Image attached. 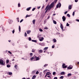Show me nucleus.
Here are the masks:
<instances>
[{
  "instance_id": "obj_1",
  "label": "nucleus",
  "mask_w": 79,
  "mask_h": 79,
  "mask_svg": "<svg viewBox=\"0 0 79 79\" xmlns=\"http://www.w3.org/2000/svg\"><path fill=\"white\" fill-rule=\"evenodd\" d=\"M54 6V5H53V4L51 3L50 5H48L45 9V10H46L45 11V13L47 12V11L48 10H50L51 8H52Z\"/></svg>"
},
{
  "instance_id": "obj_2",
  "label": "nucleus",
  "mask_w": 79,
  "mask_h": 79,
  "mask_svg": "<svg viewBox=\"0 0 79 79\" xmlns=\"http://www.w3.org/2000/svg\"><path fill=\"white\" fill-rule=\"evenodd\" d=\"M0 64L2 65H5V63H4V60L2 59H0Z\"/></svg>"
},
{
  "instance_id": "obj_3",
  "label": "nucleus",
  "mask_w": 79,
  "mask_h": 79,
  "mask_svg": "<svg viewBox=\"0 0 79 79\" xmlns=\"http://www.w3.org/2000/svg\"><path fill=\"white\" fill-rule=\"evenodd\" d=\"M36 56H34L33 57L30 58V60L31 61L33 60H34V61H35V58H36Z\"/></svg>"
},
{
  "instance_id": "obj_4",
  "label": "nucleus",
  "mask_w": 79,
  "mask_h": 79,
  "mask_svg": "<svg viewBox=\"0 0 79 79\" xmlns=\"http://www.w3.org/2000/svg\"><path fill=\"white\" fill-rule=\"evenodd\" d=\"M50 74H51V73H50V72H48L47 73H46V75L45 76L44 78H45V77H47V76L50 75Z\"/></svg>"
},
{
  "instance_id": "obj_5",
  "label": "nucleus",
  "mask_w": 79,
  "mask_h": 79,
  "mask_svg": "<svg viewBox=\"0 0 79 79\" xmlns=\"http://www.w3.org/2000/svg\"><path fill=\"white\" fill-rule=\"evenodd\" d=\"M61 3H59L58 4L56 8H58V7H59V8H60L61 7Z\"/></svg>"
},
{
  "instance_id": "obj_6",
  "label": "nucleus",
  "mask_w": 79,
  "mask_h": 79,
  "mask_svg": "<svg viewBox=\"0 0 79 79\" xmlns=\"http://www.w3.org/2000/svg\"><path fill=\"white\" fill-rule=\"evenodd\" d=\"M66 64L64 63H63L62 64V68H67V65H65Z\"/></svg>"
},
{
  "instance_id": "obj_7",
  "label": "nucleus",
  "mask_w": 79,
  "mask_h": 79,
  "mask_svg": "<svg viewBox=\"0 0 79 79\" xmlns=\"http://www.w3.org/2000/svg\"><path fill=\"white\" fill-rule=\"evenodd\" d=\"M58 1V0H54L51 3L52 4V5H53L54 6L55 5V4L56 3V2Z\"/></svg>"
},
{
  "instance_id": "obj_8",
  "label": "nucleus",
  "mask_w": 79,
  "mask_h": 79,
  "mask_svg": "<svg viewBox=\"0 0 79 79\" xmlns=\"http://www.w3.org/2000/svg\"><path fill=\"white\" fill-rule=\"evenodd\" d=\"M44 38L43 37H40L39 38V40L40 41H43L44 40Z\"/></svg>"
},
{
  "instance_id": "obj_9",
  "label": "nucleus",
  "mask_w": 79,
  "mask_h": 79,
  "mask_svg": "<svg viewBox=\"0 0 79 79\" xmlns=\"http://www.w3.org/2000/svg\"><path fill=\"white\" fill-rule=\"evenodd\" d=\"M63 21H65L66 20V17L64 16H63L62 18Z\"/></svg>"
},
{
  "instance_id": "obj_10",
  "label": "nucleus",
  "mask_w": 79,
  "mask_h": 79,
  "mask_svg": "<svg viewBox=\"0 0 79 79\" xmlns=\"http://www.w3.org/2000/svg\"><path fill=\"white\" fill-rule=\"evenodd\" d=\"M67 69H73V66H69L67 67Z\"/></svg>"
},
{
  "instance_id": "obj_11",
  "label": "nucleus",
  "mask_w": 79,
  "mask_h": 79,
  "mask_svg": "<svg viewBox=\"0 0 79 79\" xmlns=\"http://www.w3.org/2000/svg\"><path fill=\"white\" fill-rule=\"evenodd\" d=\"M26 32L27 34H30V32H31V30H28Z\"/></svg>"
},
{
  "instance_id": "obj_12",
  "label": "nucleus",
  "mask_w": 79,
  "mask_h": 79,
  "mask_svg": "<svg viewBox=\"0 0 79 79\" xmlns=\"http://www.w3.org/2000/svg\"><path fill=\"white\" fill-rule=\"evenodd\" d=\"M60 27H61V29L63 31H64V30H63V25H62V24H61V23L60 24Z\"/></svg>"
},
{
  "instance_id": "obj_13",
  "label": "nucleus",
  "mask_w": 79,
  "mask_h": 79,
  "mask_svg": "<svg viewBox=\"0 0 79 79\" xmlns=\"http://www.w3.org/2000/svg\"><path fill=\"white\" fill-rule=\"evenodd\" d=\"M39 52L40 53H42L43 52V51H42V50H40L39 51Z\"/></svg>"
},
{
  "instance_id": "obj_14",
  "label": "nucleus",
  "mask_w": 79,
  "mask_h": 79,
  "mask_svg": "<svg viewBox=\"0 0 79 79\" xmlns=\"http://www.w3.org/2000/svg\"><path fill=\"white\" fill-rule=\"evenodd\" d=\"M31 7L27 8L26 9L27 11H29L31 10Z\"/></svg>"
},
{
  "instance_id": "obj_15",
  "label": "nucleus",
  "mask_w": 79,
  "mask_h": 79,
  "mask_svg": "<svg viewBox=\"0 0 79 79\" xmlns=\"http://www.w3.org/2000/svg\"><path fill=\"white\" fill-rule=\"evenodd\" d=\"M60 74H61V75H64L65 74V73H64V72H62L60 73Z\"/></svg>"
},
{
  "instance_id": "obj_16",
  "label": "nucleus",
  "mask_w": 79,
  "mask_h": 79,
  "mask_svg": "<svg viewBox=\"0 0 79 79\" xmlns=\"http://www.w3.org/2000/svg\"><path fill=\"white\" fill-rule=\"evenodd\" d=\"M40 59H39V57H36V58H35V61H37V60H39Z\"/></svg>"
},
{
  "instance_id": "obj_17",
  "label": "nucleus",
  "mask_w": 79,
  "mask_h": 79,
  "mask_svg": "<svg viewBox=\"0 0 79 79\" xmlns=\"http://www.w3.org/2000/svg\"><path fill=\"white\" fill-rule=\"evenodd\" d=\"M72 9V7H71V5H69V10H71Z\"/></svg>"
},
{
  "instance_id": "obj_18",
  "label": "nucleus",
  "mask_w": 79,
  "mask_h": 79,
  "mask_svg": "<svg viewBox=\"0 0 79 79\" xmlns=\"http://www.w3.org/2000/svg\"><path fill=\"white\" fill-rule=\"evenodd\" d=\"M32 23H33V24H35V19H34L32 21Z\"/></svg>"
},
{
  "instance_id": "obj_19",
  "label": "nucleus",
  "mask_w": 79,
  "mask_h": 79,
  "mask_svg": "<svg viewBox=\"0 0 79 79\" xmlns=\"http://www.w3.org/2000/svg\"><path fill=\"white\" fill-rule=\"evenodd\" d=\"M36 77V76L35 75L33 76L32 78V79H34Z\"/></svg>"
},
{
  "instance_id": "obj_20",
  "label": "nucleus",
  "mask_w": 79,
  "mask_h": 79,
  "mask_svg": "<svg viewBox=\"0 0 79 79\" xmlns=\"http://www.w3.org/2000/svg\"><path fill=\"white\" fill-rule=\"evenodd\" d=\"M53 22L54 24H56V21H55V20H53Z\"/></svg>"
},
{
  "instance_id": "obj_21",
  "label": "nucleus",
  "mask_w": 79,
  "mask_h": 79,
  "mask_svg": "<svg viewBox=\"0 0 79 79\" xmlns=\"http://www.w3.org/2000/svg\"><path fill=\"white\" fill-rule=\"evenodd\" d=\"M40 37H41V35H38L37 36V38H39V39L40 38Z\"/></svg>"
},
{
  "instance_id": "obj_22",
  "label": "nucleus",
  "mask_w": 79,
  "mask_h": 79,
  "mask_svg": "<svg viewBox=\"0 0 79 79\" xmlns=\"http://www.w3.org/2000/svg\"><path fill=\"white\" fill-rule=\"evenodd\" d=\"M54 42H56V40L55 39H54L53 40Z\"/></svg>"
},
{
  "instance_id": "obj_23",
  "label": "nucleus",
  "mask_w": 79,
  "mask_h": 79,
  "mask_svg": "<svg viewBox=\"0 0 79 79\" xmlns=\"http://www.w3.org/2000/svg\"><path fill=\"white\" fill-rule=\"evenodd\" d=\"M67 16H68V17H69V18H70L71 17V16L69 14H67Z\"/></svg>"
},
{
  "instance_id": "obj_24",
  "label": "nucleus",
  "mask_w": 79,
  "mask_h": 79,
  "mask_svg": "<svg viewBox=\"0 0 79 79\" xmlns=\"http://www.w3.org/2000/svg\"><path fill=\"white\" fill-rule=\"evenodd\" d=\"M19 32H21V27L20 26H19Z\"/></svg>"
},
{
  "instance_id": "obj_25",
  "label": "nucleus",
  "mask_w": 79,
  "mask_h": 79,
  "mask_svg": "<svg viewBox=\"0 0 79 79\" xmlns=\"http://www.w3.org/2000/svg\"><path fill=\"white\" fill-rule=\"evenodd\" d=\"M31 41L32 42H37V40H32Z\"/></svg>"
},
{
  "instance_id": "obj_26",
  "label": "nucleus",
  "mask_w": 79,
  "mask_h": 79,
  "mask_svg": "<svg viewBox=\"0 0 79 79\" xmlns=\"http://www.w3.org/2000/svg\"><path fill=\"white\" fill-rule=\"evenodd\" d=\"M71 75H72V74H71V73H69L67 75V76L68 77H69V76H71Z\"/></svg>"
},
{
  "instance_id": "obj_27",
  "label": "nucleus",
  "mask_w": 79,
  "mask_h": 79,
  "mask_svg": "<svg viewBox=\"0 0 79 79\" xmlns=\"http://www.w3.org/2000/svg\"><path fill=\"white\" fill-rule=\"evenodd\" d=\"M39 31H40V32H43V30L41 28H40L39 29Z\"/></svg>"
},
{
  "instance_id": "obj_28",
  "label": "nucleus",
  "mask_w": 79,
  "mask_h": 79,
  "mask_svg": "<svg viewBox=\"0 0 79 79\" xmlns=\"http://www.w3.org/2000/svg\"><path fill=\"white\" fill-rule=\"evenodd\" d=\"M24 36L25 37H27V33H26V32L25 33Z\"/></svg>"
},
{
  "instance_id": "obj_29",
  "label": "nucleus",
  "mask_w": 79,
  "mask_h": 79,
  "mask_svg": "<svg viewBox=\"0 0 79 79\" xmlns=\"http://www.w3.org/2000/svg\"><path fill=\"white\" fill-rule=\"evenodd\" d=\"M18 7H20L21 6V4H20V3H19L18 4Z\"/></svg>"
},
{
  "instance_id": "obj_30",
  "label": "nucleus",
  "mask_w": 79,
  "mask_h": 79,
  "mask_svg": "<svg viewBox=\"0 0 79 79\" xmlns=\"http://www.w3.org/2000/svg\"><path fill=\"white\" fill-rule=\"evenodd\" d=\"M63 78H64V77H63V76H61L60 77V79H63Z\"/></svg>"
},
{
  "instance_id": "obj_31",
  "label": "nucleus",
  "mask_w": 79,
  "mask_h": 79,
  "mask_svg": "<svg viewBox=\"0 0 79 79\" xmlns=\"http://www.w3.org/2000/svg\"><path fill=\"white\" fill-rule=\"evenodd\" d=\"M6 63H9V60L7 59V60H6Z\"/></svg>"
},
{
  "instance_id": "obj_32",
  "label": "nucleus",
  "mask_w": 79,
  "mask_h": 79,
  "mask_svg": "<svg viewBox=\"0 0 79 79\" xmlns=\"http://www.w3.org/2000/svg\"><path fill=\"white\" fill-rule=\"evenodd\" d=\"M8 73L9 75H11L12 74V73L11 72H8Z\"/></svg>"
},
{
  "instance_id": "obj_33",
  "label": "nucleus",
  "mask_w": 79,
  "mask_h": 79,
  "mask_svg": "<svg viewBox=\"0 0 79 79\" xmlns=\"http://www.w3.org/2000/svg\"><path fill=\"white\" fill-rule=\"evenodd\" d=\"M7 68H10V64H7Z\"/></svg>"
},
{
  "instance_id": "obj_34",
  "label": "nucleus",
  "mask_w": 79,
  "mask_h": 79,
  "mask_svg": "<svg viewBox=\"0 0 79 79\" xmlns=\"http://www.w3.org/2000/svg\"><path fill=\"white\" fill-rule=\"evenodd\" d=\"M17 20L18 22L19 23V18H17Z\"/></svg>"
},
{
  "instance_id": "obj_35",
  "label": "nucleus",
  "mask_w": 79,
  "mask_h": 79,
  "mask_svg": "<svg viewBox=\"0 0 79 79\" xmlns=\"http://www.w3.org/2000/svg\"><path fill=\"white\" fill-rule=\"evenodd\" d=\"M17 66H18V65H15V66L14 67L15 68V69H17Z\"/></svg>"
},
{
  "instance_id": "obj_36",
  "label": "nucleus",
  "mask_w": 79,
  "mask_h": 79,
  "mask_svg": "<svg viewBox=\"0 0 79 79\" xmlns=\"http://www.w3.org/2000/svg\"><path fill=\"white\" fill-rule=\"evenodd\" d=\"M32 52H35V50L34 49H32Z\"/></svg>"
},
{
  "instance_id": "obj_37",
  "label": "nucleus",
  "mask_w": 79,
  "mask_h": 79,
  "mask_svg": "<svg viewBox=\"0 0 79 79\" xmlns=\"http://www.w3.org/2000/svg\"><path fill=\"white\" fill-rule=\"evenodd\" d=\"M47 76V77H49V79H51L52 78V77H50V76Z\"/></svg>"
},
{
  "instance_id": "obj_38",
  "label": "nucleus",
  "mask_w": 79,
  "mask_h": 79,
  "mask_svg": "<svg viewBox=\"0 0 79 79\" xmlns=\"http://www.w3.org/2000/svg\"><path fill=\"white\" fill-rule=\"evenodd\" d=\"M31 40H32V39H31V38L30 37H29V41H31Z\"/></svg>"
},
{
  "instance_id": "obj_39",
  "label": "nucleus",
  "mask_w": 79,
  "mask_h": 79,
  "mask_svg": "<svg viewBox=\"0 0 79 79\" xmlns=\"http://www.w3.org/2000/svg\"><path fill=\"white\" fill-rule=\"evenodd\" d=\"M30 15H27L25 17V18H27V17H29Z\"/></svg>"
},
{
  "instance_id": "obj_40",
  "label": "nucleus",
  "mask_w": 79,
  "mask_h": 79,
  "mask_svg": "<svg viewBox=\"0 0 79 79\" xmlns=\"http://www.w3.org/2000/svg\"><path fill=\"white\" fill-rule=\"evenodd\" d=\"M47 49H48V47H45L44 48V50H47Z\"/></svg>"
},
{
  "instance_id": "obj_41",
  "label": "nucleus",
  "mask_w": 79,
  "mask_h": 79,
  "mask_svg": "<svg viewBox=\"0 0 79 79\" xmlns=\"http://www.w3.org/2000/svg\"><path fill=\"white\" fill-rule=\"evenodd\" d=\"M33 55V54H32V53H30V56H32Z\"/></svg>"
},
{
  "instance_id": "obj_42",
  "label": "nucleus",
  "mask_w": 79,
  "mask_h": 79,
  "mask_svg": "<svg viewBox=\"0 0 79 79\" xmlns=\"http://www.w3.org/2000/svg\"><path fill=\"white\" fill-rule=\"evenodd\" d=\"M44 29H48V28L47 27H45L44 28Z\"/></svg>"
},
{
  "instance_id": "obj_43",
  "label": "nucleus",
  "mask_w": 79,
  "mask_h": 79,
  "mask_svg": "<svg viewBox=\"0 0 79 79\" xmlns=\"http://www.w3.org/2000/svg\"><path fill=\"white\" fill-rule=\"evenodd\" d=\"M36 8H33V9H32V11H34V10H35Z\"/></svg>"
},
{
  "instance_id": "obj_44",
  "label": "nucleus",
  "mask_w": 79,
  "mask_h": 79,
  "mask_svg": "<svg viewBox=\"0 0 79 79\" xmlns=\"http://www.w3.org/2000/svg\"><path fill=\"white\" fill-rule=\"evenodd\" d=\"M53 75H55V74H56V72H54L53 73Z\"/></svg>"
},
{
  "instance_id": "obj_45",
  "label": "nucleus",
  "mask_w": 79,
  "mask_h": 79,
  "mask_svg": "<svg viewBox=\"0 0 79 79\" xmlns=\"http://www.w3.org/2000/svg\"><path fill=\"white\" fill-rule=\"evenodd\" d=\"M74 14H75V12H73V16H74Z\"/></svg>"
},
{
  "instance_id": "obj_46",
  "label": "nucleus",
  "mask_w": 79,
  "mask_h": 79,
  "mask_svg": "<svg viewBox=\"0 0 79 79\" xmlns=\"http://www.w3.org/2000/svg\"><path fill=\"white\" fill-rule=\"evenodd\" d=\"M52 48H55V45H53L52 46Z\"/></svg>"
},
{
  "instance_id": "obj_47",
  "label": "nucleus",
  "mask_w": 79,
  "mask_h": 79,
  "mask_svg": "<svg viewBox=\"0 0 79 79\" xmlns=\"http://www.w3.org/2000/svg\"><path fill=\"white\" fill-rule=\"evenodd\" d=\"M66 26H69V24H68V23H67Z\"/></svg>"
},
{
  "instance_id": "obj_48",
  "label": "nucleus",
  "mask_w": 79,
  "mask_h": 79,
  "mask_svg": "<svg viewBox=\"0 0 79 79\" xmlns=\"http://www.w3.org/2000/svg\"><path fill=\"white\" fill-rule=\"evenodd\" d=\"M39 73V71H37V72H36V74H38Z\"/></svg>"
},
{
  "instance_id": "obj_49",
  "label": "nucleus",
  "mask_w": 79,
  "mask_h": 79,
  "mask_svg": "<svg viewBox=\"0 0 79 79\" xmlns=\"http://www.w3.org/2000/svg\"><path fill=\"white\" fill-rule=\"evenodd\" d=\"M8 53H10V54H12V53H11V52H10V51H9L8 52Z\"/></svg>"
},
{
  "instance_id": "obj_50",
  "label": "nucleus",
  "mask_w": 79,
  "mask_h": 79,
  "mask_svg": "<svg viewBox=\"0 0 79 79\" xmlns=\"http://www.w3.org/2000/svg\"><path fill=\"white\" fill-rule=\"evenodd\" d=\"M67 13H68V11H66L65 12L64 14L66 15V14H67Z\"/></svg>"
},
{
  "instance_id": "obj_51",
  "label": "nucleus",
  "mask_w": 79,
  "mask_h": 79,
  "mask_svg": "<svg viewBox=\"0 0 79 79\" xmlns=\"http://www.w3.org/2000/svg\"><path fill=\"white\" fill-rule=\"evenodd\" d=\"M24 21V20L23 19H22L20 22V23H22V21Z\"/></svg>"
},
{
  "instance_id": "obj_52",
  "label": "nucleus",
  "mask_w": 79,
  "mask_h": 79,
  "mask_svg": "<svg viewBox=\"0 0 79 79\" xmlns=\"http://www.w3.org/2000/svg\"><path fill=\"white\" fill-rule=\"evenodd\" d=\"M12 33H13V34H14V33H15V30H13Z\"/></svg>"
},
{
  "instance_id": "obj_53",
  "label": "nucleus",
  "mask_w": 79,
  "mask_h": 79,
  "mask_svg": "<svg viewBox=\"0 0 79 79\" xmlns=\"http://www.w3.org/2000/svg\"><path fill=\"white\" fill-rule=\"evenodd\" d=\"M48 66V64H45L44 65V67H45V66Z\"/></svg>"
},
{
  "instance_id": "obj_54",
  "label": "nucleus",
  "mask_w": 79,
  "mask_h": 79,
  "mask_svg": "<svg viewBox=\"0 0 79 79\" xmlns=\"http://www.w3.org/2000/svg\"><path fill=\"white\" fill-rule=\"evenodd\" d=\"M76 21H77V22H79V20L78 19H76Z\"/></svg>"
},
{
  "instance_id": "obj_55",
  "label": "nucleus",
  "mask_w": 79,
  "mask_h": 79,
  "mask_svg": "<svg viewBox=\"0 0 79 79\" xmlns=\"http://www.w3.org/2000/svg\"><path fill=\"white\" fill-rule=\"evenodd\" d=\"M75 2H78V0H75Z\"/></svg>"
},
{
  "instance_id": "obj_56",
  "label": "nucleus",
  "mask_w": 79,
  "mask_h": 79,
  "mask_svg": "<svg viewBox=\"0 0 79 79\" xmlns=\"http://www.w3.org/2000/svg\"><path fill=\"white\" fill-rule=\"evenodd\" d=\"M54 79H57V78L56 77H54Z\"/></svg>"
},
{
  "instance_id": "obj_57",
  "label": "nucleus",
  "mask_w": 79,
  "mask_h": 79,
  "mask_svg": "<svg viewBox=\"0 0 79 79\" xmlns=\"http://www.w3.org/2000/svg\"><path fill=\"white\" fill-rule=\"evenodd\" d=\"M10 22H11V23H13V21L10 20V21H9V23H10Z\"/></svg>"
},
{
  "instance_id": "obj_58",
  "label": "nucleus",
  "mask_w": 79,
  "mask_h": 79,
  "mask_svg": "<svg viewBox=\"0 0 79 79\" xmlns=\"http://www.w3.org/2000/svg\"><path fill=\"white\" fill-rule=\"evenodd\" d=\"M47 71V70H44V73H45V72H46V71Z\"/></svg>"
},
{
  "instance_id": "obj_59",
  "label": "nucleus",
  "mask_w": 79,
  "mask_h": 79,
  "mask_svg": "<svg viewBox=\"0 0 79 79\" xmlns=\"http://www.w3.org/2000/svg\"><path fill=\"white\" fill-rule=\"evenodd\" d=\"M45 6L44 5H43L42 6V8H44V7Z\"/></svg>"
},
{
  "instance_id": "obj_60",
  "label": "nucleus",
  "mask_w": 79,
  "mask_h": 79,
  "mask_svg": "<svg viewBox=\"0 0 79 79\" xmlns=\"http://www.w3.org/2000/svg\"><path fill=\"white\" fill-rule=\"evenodd\" d=\"M50 18V16H48V17L47 18L48 19Z\"/></svg>"
},
{
  "instance_id": "obj_61",
  "label": "nucleus",
  "mask_w": 79,
  "mask_h": 79,
  "mask_svg": "<svg viewBox=\"0 0 79 79\" xmlns=\"http://www.w3.org/2000/svg\"><path fill=\"white\" fill-rule=\"evenodd\" d=\"M40 8V6H39L38 7H37L38 9H39V8Z\"/></svg>"
},
{
  "instance_id": "obj_62",
  "label": "nucleus",
  "mask_w": 79,
  "mask_h": 79,
  "mask_svg": "<svg viewBox=\"0 0 79 79\" xmlns=\"http://www.w3.org/2000/svg\"><path fill=\"white\" fill-rule=\"evenodd\" d=\"M15 61V59H13V60H12V61Z\"/></svg>"
},
{
  "instance_id": "obj_63",
  "label": "nucleus",
  "mask_w": 79,
  "mask_h": 79,
  "mask_svg": "<svg viewBox=\"0 0 79 79\" xmlns=\"http://www.w3.org/2000/svg\"><path fill=\"white\" fill-rule=\"evenodd\" d=\"M8 42H11V40H8Z\"/></svg>"
},
{
  "instance_id": "obj_64",
  "label": "nucleus",
  "mask_w": 79,
  "mask_h": 79,
  "mask_svg": "<svg viewBox=\"0 0 79 79\" xmlns=\"http://www.w3.org/2000/svg\"><path fill=\"white\" fill-rule=\"evenodd\" d=\"M48 2V0H46V2Z\"/></svg>"
}]
</instances>
